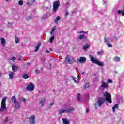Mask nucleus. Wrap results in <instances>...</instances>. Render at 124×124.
I'll return each instance as SVG.
<instances>
[{"mask_svg":"<svg viewBox=\"0 0 124 124\" xmlns=\"http://www.w3.org/2000/svg\"><path fill=\"white\" fill-rule=\"evenodd\" d=\"M12 60H14V61H15V60H16V58H15V57H13L12 58Z\"/></svg>","mask_w":124,"mask_h":124,"instance_id":"48","label":"nucleus"},{"mask_svg":"<svg viewBox=\"0 0 124 124\" xmlns=\"http://www.w3.org/2000/svg\"><path fill=\"white\" fill-rule=\"evenodd\" d=\"M103 95L104 97H105L106 100L107 102L112 103V97L110 93H108L107 91H106Z\"/></svg>","mask_w":124,"mask_h":124,"instance_id":"3","label":"nucleus"},{"mask_svg":"<svg viewBox=\"0 0 124 124\" xmlns=\"http://www.w3.org/2000/svg\"><path fill=\"white\" fill-rule=\"evenodd\" d=\"M120 57L118 56H116L115 57H114V61H115L116 62H120Z\"/></svg>","mask_w":124,"mask_h":124,"instance_id":"29","label":"nucleus"},{"mask_svg":"<svg viewBox=\"0 0 124 124\" xmlns=\"http://www.w3.org/2000/svg\"><path fill=\"white\" fill-rule=\"evenodd\" d=\"M79 62L81 63H84V62H86V58L83 57H80Z\"/></svg>","mask_w":124,"mask_h":124,"instance_id":"13","label":"nucleus"},{"mask_svg":"<svg viewBox=\"0 0 124 124\" xmlns=\"http://www.w3.org/2000/svg\"><path fill=\"white\" fill-rule=\"evenodd\" d=\"M50 51H52V49H51V48H50Z\"/></svg>","mask_w":124,"mask_h":124,"instance_id":"57","label":"nucleus"},{"mask_svg":"<svg viewBox=\"0 0 124 124\" xmlns=\"http://www.w3.org/2000/svg\"><path fill=\"white\" fill-rule=\"evenodd\" d=\"M31 18L29 17V18L27 19V21H29V20H31Z\"/></svg>","mask_w":124,"mask_h":124,"instance_id":"50","label":"nucleus"},{"mask_svg":"<svg viewBox=\"0 0 124 124\" xmlns=\"http://www.w3.org/2000/svg\"><path fill=\"white\" fill-rule=\"evenodd\" d=\"M90 59L92 62L93 63H95V64H97L99 66H103V63L102 62H100L97 60V59H94V57L93 55H89Z\"/></svg>","mask_w":124,"mask_h":124,"instance_id":"2","label":"nucleus"},{"mask_svg":"<svg viewBox=\"0 0 124 124\" xmlns=\"http://www.w3.org/2000/svg\"><path fill=\"white\" fill-rule=\"evenodd\" d=\"M41 106H43V104H41Z\"/></svg>","mask_w":124,"mask_h":124,"instance_id":"56","label":"nucleus"},{"mask_svg":"<svg viewBox=\"0 0 124 124\" xmlns=\"http://www.w3.org/2000/svg\"><path fill=\"white\" fill-rule=\"evenodd\" d=\"M107 45H108V46L109 47H112V44H111L110 43H107Z\"/></svg>","mask_w":124,"mask_h":124,"instance_id":"35","label":"nucleus"},{"mask_svg":"<svg viewBox=\"0 0 124 124\" xmlns=\"http://www.w3.org/2000/svg\"><path fill=\"white\" fill-rule=\"evenodd\" d=\"M60 19H61V17L60 16H58L56 17V19L54 21L55 24H57L58 23V22H59V21H60Z\"/></svg>","mask_w":124,"mask_h":124,"instance_id":"24","label":"nucleus"},{"mask_svg":"<svg viewBox=\"0 0 124 124\" xmlns=\"http://www.w3.org/2000/svg\"><path fill=\"white\" fill-rule=\"evenodd\" d=\"M121 13H122V16H124V11H122Z\"/></svg>","mask_w":124,"mask_h":124,"instance_id":"47","label":"nucleus"},{"mask_svg":"<svg viewBox=\"0 0 124 124\" xmlns=\"http://www.w3.org/2000/svg\"><path fill=\"white\" fill-rule=\"evenodd\" d=\"M78 100H81V94H79V93H78V95L77 96Z\"/></svg>","mask_w":124,"mask_h":124,"instance_id":"33","label":"nucleus"},{"mask_svg":"<svg viewBox=\"0 0 124 124\" xmlns=\"http://www.w3.org/2000/svg\"><path fill=\"white\" fill-rule=\"evenodd\" d=\"M79 39H86V36H85V35L84 34H82L79 36Z\"/></svg>","mask_w":124,"mask_h":124,"instance_id":"25","label":"nucleus"},{"mask_svg":"<svg viewBox=\"0 0 124 124\" xmlns=\"http://www.w3.org/2000/svg\"><path fill=\"white\" fill-rule=\"evenodd\" d=\"M5 1H8V0H5Z\"/></svg>","mask_w":124,"mask_h":124,"instance_id":"55","label":"nucleus"},{"mask_svg":"<svg viewBox=\"0 0 124 124\" xmlns=\"http://www.w3.org/2000/svg\"><path fill=\"white\" fill-rule=\"evenodd\" d=\"M64 62L68 64H72V63H74V62H75V59L72 56H69L68 55H67L64 60Z\"/></svg>","mask_w":124,"mask_h":124,"instance_id":"1","label":"nucleus"},{"mask_svg":"<svg viewBox=\"0 0 124 124\" xmlns=\"http://www.w3.org/2000/svg\"><path fill=\"white\" fill-rule=\"evenodd\" d=\"M57 29V26H54L51 30L50 31V34H52V33H54L55 31H56Z\"/></svg>","mask_w":124,"mask_h":124,"instance_id":"21","label":"nucleus"},{"mask_svg":"<svg viewBox=\"0 0 124 124\" xmlns=\"http://www.w3.org/2000/svg\"><path fill=\"white\" fill-rule=\"evenodd\" d=\"M27 64H28V65H30L31 63H27V64H25V65H27Z\"/></svg>","mask_w":124,"mask_h":124,"instance_id":"51","label":"nucleus"},{"mask_svg":"<svg viewBox=\"0 0 124 124\" xmlns=\"http://www.w3.org/2000/svg\"><path fill=\"white\" fill-rule=\"evenodd\" d=\"M108 83H113V80H111V79H108Z\"/></svg>","mask_w":124,"mask_h":124,"instance_id":"38","label":"nucleus"},{"mask_svg":"<svg viewBox=\"0 0 124 124\" xmlns=\"http://www.w3.org/2000/svg\"><path fill=\"white\" fill-rule=\"evenodd\" d=\"M69 13L68 12H66L65 14V16H67V15H68Z\"/></svg>","mask_w":124,"mask_h":124,"instance_id":"42","label":"nucleus"},{"mask_svg":"<svg viewBox=\"0 0 124 124\" xmlns=\"http://www.w3.org/2000/svg\"><path fill=\"white\" fill-rule=\"evenodd\" d=\"M40 46H41V43H39L35 48V52H38V50H39V47Z\"/></svg>","mask_w":124,"mask_h":124,"instance_id":"11","label":"nucleus"},{"mask_svg":"<svg viewBox=\"0 0 124 124\" xmlns=\"http://www.w3.org/2000/svg\"><path fill=\"white\" fill-rule=\"evenodd\" d=\"M0 40H1V43L2 45H5V39H4V38H1Z\"/></svg>","mask_w":124,"mask_h":124,"instance_id":"20","label":"nucleus"},{"mask_svg":"<svg viewBox=\"0 0 124 124\" xmlns=\"http://www.w3.org/2000/svg\"><path fill=\"white\" fill-rule=\"evenodd\" d=\"M90 87V83L89 82H87L86 83L85 86V89H88Z\"/></svg>","mask_w":124,"mask_h":124,"instance_id":"31","label":"nucleus"},{"mask_svg":"<svg viewBox=\"0 0 124 124\" xmlns=\"http://www.w3.org/2000/svg\"><path fill=\"white\" fill-rule=\"evenodd\" d=\"M23 79H28V78H29V75H28V74H25L24 75H23Z\"/></svg>","mask_w":124,"mask_h":124,"instance_id":"27","label":"nucleus"},{"mask_svg":"<svg viewBox=\"0 0 124 124\" xmlns=\"http://www.w3.org/2000/svg\"><path fill=\"white\" fill-rule=\"evenodd\" d=\"M46 53H50V51H48L47 49L46 51Z\"/></svg>","mask_w":124,"mask_h":124,"instance_id":"49","label":"nucleus"},{"mask_svg":"<svg viewBox=\"0 0 124 124\" xmlns=\"http://www.w3.org/2000/svg\"><path fill=\"white\" fill-rule=\"evenodd\" d=\"M58 112L60 115H62L63 113H65L66 112V110L64 109H59L58 110Z\"/></svg>","mask_w":124,"mask_h":124,"instance_id":"18","label":"nucleus"},{"mask_svg":"<svg viewBox=\"0 0 124 124\" xmlns=\"http://www.w3.org/2000/svg\"><path fill=\"white\" fill-rule=\"evenodd\" d=\"M60 4L61 3H60V1H55L53 2V11L54 12H56V11H57V9L59 8V7L60 6Z\"/></svg>","mask_w":124,"mask_h":124,"instance_id":"5","label":"nucleus"},{"mask_svg":"<svg viewBox=\"0 0 124 124\" xmlns=\"http://www.w3.org/2000/svg\"><path fill=\"white\" fill-rule=\"evenodd\" d=\"M8 61H12V59H8Z\"/></svg>","mask_w":124,"mask_h":124,"instance_id":"52","label":"nucleus"},{"mask_svg":"<svg viewBox=\"0 0 124 124\" xmlns=\"http://www.w3.org/2000/svg\"><path fill=\"white\" fill-rule=\"evenodd\" d=\"M45 100H46L45 98H41L40 102L41 103H44V102H45Z\"/></svg>","mask_w":124,"mask_h":124,"instance_id":"32","label":"nucleus"},{"mask_svg":"<svg viewBox=\"0 0 124 124\" xmlns=\"http://www.w3.org/2000/svg\"><path fill=\"white\" fill-rule=\"evenodd\" d=\"M63 122V124H69V120L68 119H66L65 118H63L62 119Z\"/></svg>","mask_w":124,"mask_h":124,"instance_id":"12","label":"nucleus"},{"mask_svg":"<svg viewBox=\"0 0 124 124\" xmlns=\"http://www.w3.org/2000/svg\"><path fill=\"white\" fill-rule=\"evenodd\" d=\"M30 124H35V116L34 115L31 116L29 118Z\"/></svg>","mask_w":124,"mask_h":124,"instance_id":"7","label":"nucleus"},{"mask_svg":"<svg viewBox=\"0 0 124 124\" xmlns=\"http://www.w3.org/2000/svg\"><path fill=\"white\" fill-rule=\"evenodd\" d=\"M118 13L119 14L122 13V11L119 10V11H118Z\"/></svg>","mask_w":124,"mask_h":124,"instance_id":"46","label":"nucleus"},{"mask_svg":"<svg viewBox=\"0 0 124 124\" xmlns=\"http://www.w3.org/2000/svg\"><path fill=\"white\" fill-rule=\"evenodd\" d=\"M107 105H108V104H107Z\"/></svg>","mask_w":124,"mask_h":124,"instance_id":"59","label":"nucleus"},{"mask_svg":"<svg viewBox=\"0 0 124 124\" xmlns=\"http://www.w3.org/2000/svg\"><path fill=\"white\" fill-rule=\"evenodd\" d=\"M35 72H36V74H38L40 73V72L37 69L35 70Z\"/></svg>","mask_w":124,"mask_h":124,"instance_id":"37","label":"nucleus"},{"mask_svg":"<svg viewBox=\"0 0 124 124\" xmlns=\"http://www.w3.org/2000/svg\"><path fill=\"white\" fill-rule=\"evenodd\" d=\"M97 104L95 103V106H96Z\"/></svg>","mask_w":124,"mask_h":124,"instance_id":"54","label":"nucleus"},{"mask_svg":"<svg viewBox=\"0 0 124 124\" xmlns=\"http://www.w3.org/2000/svg\"><path fill=\"white\" fill-rule=\"evenodd\" d=\"M104 41L105 43L107 42V40L106 39V37H104Z\"/></svg>","mask_w":124,"mask_h":124,"instance_id":"43","label":"nucleus"},{"mask_svg":"<svg viewBox=\"0 0 124 124\" xmlns=\"http://www.w3.org/2000/svg\"><path fill=\"white\" fill-rule=\"evenodd\" d=\"M27 91H33L34 90V84L32 82H30V84L26 87Z\"/></svg>","mask_w":124,"mask_h":124,"instance_id":"6","label":"nucleus"},{"mask_svg":"<svg viewBox=\"0 0 124 124\" xmlns=\"http://www.w3.org/2000/svg\"><path fill=\"white\" fill-rule=\"evenodd\" d=\"M34 2V0H28V4H32Z\"/></svg>","mask_w":124,"mask_h":124,"instance_id":"28","label":"nucleus"},{"mask_svg":"<svg viewBox=\"0 0 124 124\" xmlns=\"http://www.w3.org/2000/svg\"><path fill=\"white\" fill-rule=\"evenodd\" d=\"M9 79L10 80H12V79H13V78L14 77V72L13 71L11 72L9 74Z\"/></svg>","mask_w":124,"mask_h":124,"instance_id":"10","label":"nucleus"},{"mask_svg":"<svg viewBox=\"0 0 124 124\" xmlns=\"http://www.w3.org/2000/svg\"><path fill=\"white\" fill-rule=\"evenodd\" d=\"M101 87L102 88H108V84L103 82H102Z\"/></svg>","mask_w":124,"mask_h":124,"instance_id":"16","label":"nucleus"},{"mask_svg":"<svg viewBox=\"0 0 124 124\" xmlns=\"http://www.w3.org/2000/svg\"><path fill=\"white\" fill-rule=\"evenodd\" d=\"M119 108V105L118 104H116L114 105V106L112 107V110L113 112L116 111V109H115V108Z\"/></svg>","mask_w":124,"mask_h":124,"instance_id":"19","label":"nucleus"},{"mask_svg":"<svg viewBox=\"0 0 124 124\" xmlns=\"http://www.w3.org/2000/svg\"><path fill=\"white\" fill-rule=\"evenodd\" d=\"M6 97H5L2 99L1 108L0 109V112H4V110L6 109V104L5 103L6 102Z\"/></svg>","mask_w":124,"mask_h":124,"instance_id":"4","label":"nucleus"},{"mask_svg":"<svg viewBox=\"0 0 124 124\" xmlns=\"http://www.w3.org/2000/svg\"><path fill=\"white\" fill-rule=\"evenodd\" d=\"M73 110H74V108L72 107L71 108H67V109H66V112H67V113H70V112H72Z\"/></svg>","mask_w":124,"mask_h":124,"instance_id":"17","label":"nucleus"},{"mask_svg":"<svg viewBox=\"0 0 124 124\" xmlns=\"http://www.w3.org/2000/svg\"><path fill=\"white\" fill-rule=\"evenodd\" d=\"M11 99L13 103H16V102H18L16 99V96H13L11 98Z\"/></svg>","mask_w":124,"mask_h":124,"instance_id":"14","label":"nucleus"},{"mask_svg":"<svg viewBox=\"0 0 124 124\" xmlns=\"http://www.w3.org/2000/svg\"><path fill=\"white\" fill-rule=\"evenodd\" d=\"M86 114H88L89 113V108H86Z\"/></svg>","mask_w":124,"mask_h":124,"instance_id":"40","label":"nucleus"},{"mask_svg":"<svg viewBox=\"0 0 124 124\" xmlns=\"http://www.w3.org/2000/svg\"><path fill=\"white\" fill-rule=\"evenodd\" d=\"M101 53H102V51H98V55H100V54H101Z\"/></svg>","mask_w":124,"mask_h":124,"instance_id":"44","label":"nucleus"},{"mask_svg":"<svg viewBox=\"0 0 124 124\" xmlns=\"http://www.w3.org/2000/svg\"><path fill=\"white\" fill-rule=\"evenodd\" d=\"M79 33H84L85 34H86L87 33V32L80 31L79 32Z\"/></svg>","mask_w":124,"mask_h":124,"instance_id":"36","label":"nucleus"},{"mask_svg":"<svg viewBox=\"0 0 124 124\" xmlns=\"http://www.w3.org/2000/svg\"><path fill=\"white\" fill-rule=\"evenodd\" d=\"M23 1H22V0H20V1H19V2H18V4L19 5H22V4H23Z\"/></svg>","mask_w":124,"mask_h":124,"instance_id":"34","label":"nucleus"},{"mask_svg":"<svg viewBox=\"0 0 124 124\" xmlns=\"http://www.w3.org/2000/svg\"><path fill=\"white\" fill-rule=\"evenodd\" d=\"M5 122H8V118L6 117L5 120Z\"/></svg>","mask_w":124,"mask_h":124,"instance_id":"41","label":"nucleus"},{"mask_svg":"<svg viewBox=\"0 0 124 124\" xmlns=\"http://www.w3.org/2000/svg\"><path fill=\"white\" fill-rule=\"evenodd\" d=\"M72 78H73V79L74 80V81L76 83H78L79 82V80H78V79L76 78H75L74 77H72Z\"/></svg>","mask_w":124,"mask_h":124,"instance_id":"30","label":"nucleus"},{"mask_svg":"<svg viewBox=\"0 0 124 124\" xmlns=\"http://www.w3.org/2000/svg\"><path fill=\"white\" fill-rule=\"evenodd\" d=\"M85 74V73H84V72H82V75H83V74Z\"/></svg>","mask_w":124,"mask_h":124,"instance_id":"53","label":"nucleus"},{"mask_svg":"<svg viewBox=\"0 0 124 124\" xmlns=\"http://www.w3.org/2000/svg\"><path fill=\"white\" fill-rule=\"evenodd\" d=\"M54 100H53L51 102V103L50 104V106H52V105H54Z\"/></svg>","mask_w":124,"mask_h":124,"instance_id":"39","label":"nucleus"},{"mask_svg":"<svg viewBox=\"0 0 124 124\" xmlns=\"http://www.w3.org/2000/svg\"><path fill=\"white\" fill-rule=\"evenodd\" d=\"M105 99L102 97H99L98 100L97 101V104H98V106L100 107L103 104V103L105 102Z\"/></svg>","mask_w":124,"mask_h":124,"instance_id":"8","label":"nucleus"},{"mask_svg":"<svg viewBox=\"0 0 124 124\" xmlns=\"http://www.w3.org/2000/svg\"><path fill=\"white\" fill-rule=\"evenodd\" d=\"M55 37V35H53L49 39V42L50 43H53V41H54V38Z\"/></svg>","mask_w":124,"mask_h":124,"instance_id":"22","label":"nucleus"},{"mask_svg":"<svg viewBox=\"0 0 124 124\" xmlns=\"http://www.w3.org/2000/svg\"><path fill=\"white\" fill-rule=\"evenodd\" d=\"M26 101V98L22 99V102H25Z\"/></svg>","mask_w":124,"mask_h":124,"instance_id":"45","label":"nucleus"},{"mask_svg":"<svg viewBox=\"0 0 124 124\" xmlns=\"http://www.w3.org/2000/svg\"><path fill=\"white\" fill-rule=\"evenodd\" d=\"M15 41L16 43H19V42H20V38L17 37V36H15Z\"/></svg>","mask_w":124,"mask_h":124,"instance_id":"23","label":"nucleus"},{"mask_svg":"<svg viewBox=\"0 0 124 124\" xmlns=\"http://www.w3.org/2000/svg\"><path fill=\"white\" fill-rule=\"evenodd\" d=\"M89 47H90V45L87 44L86 45L83 46V50H87Z\"/></svg>","mask_w":124,"mask_h":124,"instance_id":"26","label":"nucleus"},{"mask_svg":"<svg viewBox=\"0 0 124 124\" xmlns=\"http://www.w3.org/2000/svg\"><path fill=\"white\" fill-rule=\"evenodd\" d=\"M15 108H16V109H19V108H20V104H19V102H16V103H15Z\"/></svg>","mask_w":124,"mask_h":124,"instance_id":"15","label":"nucleus"},{"mask_svg":"<svg viewBox=\"0 0 124 124\" xmlns=\"http://www.w3.org/2000/svg\"><path fill=\"white\" fill-rule=\"evenodd\" d=\"M12 70L13 71V72H14V71L15 72H17L18 71V70H19V67H18L16 65H12Z\"/></svg>","mask_w":124,"mask_h":124,"instance_id":"9","label":"nucleus"},{"mask_svg":"<svg viewBox=\"0 0 124 124\" xmlns=\"http://www.w3.org/2000/svg\"><path fill=\"white\" fill-rule=\"evenodd\" d=\"M18 60H21V58H19Z\"/></svg>","mask_w":124,"mask_h":124,"instance_id":"58","label":"nucleus"}]
</instances>
